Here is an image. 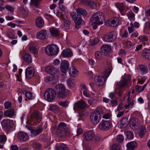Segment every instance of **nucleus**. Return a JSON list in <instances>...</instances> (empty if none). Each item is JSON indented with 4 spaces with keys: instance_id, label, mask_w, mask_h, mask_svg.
Instances as JSON below:
<instances>
[{
    "instance_id": "obj_4",
    "label": "nucleus",
    "mask_w": 150,
    "mask_h": 150,
    "mask_svg": "<svg viewBox=\"0 0 150 150\" xmlns=\"http://www.w3.org/2000/svg\"><path fill=\"white\" fill-rule=\"evenodd\" d=\"M104 15L102 12H98L95 13L91 17V20L93 24L100 25L103 23Z\"/></svg>"
},
{
    "instance_id": "obj_15",
    "label": "nucleus",
    "mask_w": 150,
    "mask_h": 150,
    "mask_svg": "<svg viewBox=\"0 0 150 150\" xmlns=\"http://www.w3.org/2000/svg\"><path fill=\"white\" fill-rule=\"evenodd\" d=\"M69 62L67 61L63 60L61 64V70L62 72L66 73L69 70Z\"/></svg>"
},
{
    "instance_id": "obj_59",
    "label": "nucleus",
    "mask_w": 150,
    "mask_h": 150,
    "mask_svg": "<svg viewBox=\"0 0 150 150\" xmlns=\"http://www.w3.org/2000/svg\"><path fill=\"white\" fill-rule=\"evenodd\" d=\"M4 105L5 108L6 109H8L11 107V103L8 101L5 102L4 103Z\"/></svg>"
},
{
    "instance_id": "obj_41",
    "label": "nucleus",
    "mask_w": 150,
    "mask_h": 150,
    "mask_svg": "<svg viewBox=\"0 0 150 150\" xmlns=\"http://www.w3.org/2000/svg\"><path fill=\"white\" fill-rule=\"evenodd\" d=\"M138 38L139 41L141 42H146L148 40V37L145 35H140Z\"/></svg>"
},
{
    "instance_id": "obj_64",
    "label": "nucleus",
    "mask_w": 150,
    "mask_h": 150,
    "mask_svg": "<svg viewBox=\"0 0 150 150\" xmlns=\"http://www.w3.org/2000/svg\"><path fill=\"white\" fill-rule=\"evenodd\" d=\"M143 45L142 44H140L137 45L135 49V51L138 52L139 50H141L142 49Z\"/></svg>"
},
{
    "instance_id": "obj_1",
    "label": "nucleus",
    "mask_w": 150,
    "mask_h": 150,
    "mask_svg": "<svg viewBox=\"0 0 150 150\" xmlns=\"http://www.w3.org/2000/svg\"><path fill=\"white\" fill-rule=\"evenodd\" d=\"M111 71V69L109 67H106L103 73V77L99 76L95 78V80L100 86L102 85L105 83L106 78L109 76Z\"/></svg>"
},
{
    "instance_id": "obj_55",
    "label": "nucleus",
    "mask_w": 150,
    "mask_h": 150,
    "mask_svg": "<svg viewBox=\"0 0 150 150\" xmlns=\"http://www.w3.org/2000/svg\"><path fill=\"white\" fill-rule=\"evenodd\" d=\"M26 97L29 100H31L34 98V97L32 95V93L30 92L26 93L25 94Z\"/></svg>"
},
{
    "instance_id": "obj_5",
    "label": "nucleus",
    "mask_w": 150,
    "mask_h": 150,
    "mask_svg": "<svg viewBox=\"0 0 150 150\" xmlns=\"http://www.w3.org/2000/svg\"><path fill=\"white\" fill-rule=\"evenodd\" d=\"M70 16L76 24V28H77V25H81L84 24V21L80 15L77 14L76 12H73L70 13Z\"/></svg>"
},
{
    "instance_id": "obj_49",
    "label": "nucleus",
    "mask_w": 150,
    "mask_h": 150,
    "mask_svg": "<svg viewBox=\"0 0 150 150\" xmlns=\"http://www.w3.org/2000/svg\"><path fill=\"white\" fill-rule=\"evenodd\" d=\"M29 50L30 52L31 53L35 54L38 52L37 49L33 46H30L29 48Z\"/></svg>"
},
{
    "instance_id": "obj_23",
    "label": "nucleus",
    "mask_w": 150,
    "mask_h": 150,
    "mask_svg": "<svg viewBox=\"0 0 150 150\" xmlns=\"http://www.w3.org/2000/svg\"><path fill=\"white\" fill-rule=\"evenodd\" d=\"M61 54L63 57H69L73 56V53L71 50L67 49L62 52Z\"/></svg>"
},
{
    "instance_id": "obj_40",
    "label": "nucleus",
    "mask_w": 150,
    "mask_h": 150,
    "mask_svg": "<svg viewBox=\"0 0 150 150\" xmlns=\"http://www.w3.org/2000/svg\"><path fill=\"white\" fill-rule=\"evenodd\" d=\"M146 129L145 126H142L140 130V132L139 134V135L140 137L142 138L146 133Z\"/></svg>"
},
{
    "instance_id": "obj_13",
    "label": "nucleus",
    "mask_w": 150,
    "mask_h": 150,
    "mask_svg": "<svg viewBox=\"0 0 150 150\" xmlns=\"http://www.w3.org/2000/svg\"><path fill=\"white\" fill-rule=\"evenodd\" d=\"M18 140L22 142L27 141L29 139V136L28 134L22 131L18 133Z\"/></svg>"
},
{
    "instance_id": "obj_45",
    "label": "nucleus",
    "mask_w": 150,
    "mask_h": 150,
    "mask_svg": "<svg viewBox=\"0 0 150 150\" xmlns=\"http://www.w3.org/2000/svg\"><path fill=\"white\" fill-rule=\"evenodd\" d=\"M90 0H80V4L88 7Z\"/></svg>"
},
{
    "instance_id": "obj_26",
    "label": "nucleus",
    "mask_w": 150,
    "mask_h": 150,
    "mask_svg": "<svg viewBox=\"0 0 150 150\" xmlns=\"http://www.w3.org/2000/svg\"><path fill=\"white\" fill-rule=\"evenodd\" d=\"M69 73L71 76L76 77L79 74V71L75 67H72L70 68Z\"/></svg>"
},
{
    "instance_id": "obj_50",
    "label": "nucleus",
    "mask_w": 150,
    "mask_h": 150,
    "mask_svg": "<svg viewBox=\"0 0 150 150\" xmlns=\"http://www.w3.org/2000/svg\"><path fill=\"white\" fill-rule=\"evenodd\" d=\"M140 69L144 73H146L148 70V69L147 67L144 65H140Z\"/></svg>"
},
{
    "instance_id": "obj_36",
    "label": "nucleus",
    "mask_w": 150,
    "mask_h": 150,
    "mask_svg": "<svg viewBox=\"0 0 150 150\" xmlns=\"http://www.w3.org/2000/svg\"><path fill=\"white\" fill-rule=\"evenodd\" d=\"M76 104L79 108L82 109L85 108L86 106V103L83 100L78 101Z\"/></svg>"
},
{
    "instance_id": "obj_33",
    "label": "nucleus",
    "mask_w": 150,
    "mask_h": 150,
    "mask_svg": "<svg viewBox=\"0 0 150 150\" xmlns=\"http://www.w3.org/2000/svg\"><path fill=\"white\" fill-rule=\"evenodd\" d=\"M56 150H69L67 145L64 144H62L59 146L56 147Z\"/></svg>"
},
{
    "instance_id": "obj_48",
    "label": "nucleus",
    "mask_w": 150,
    "mask_h": 150,
    "mask_svg": "<svg viewBox=\"0 0 150 150\" xmlns=\"http://www.w3.org/2000/svg\"><path fill=\"white\" fill-rule=\"evenodd\" d=\"M88 7H89L92 9H95L97 7V4L93 1L90 0V2Z\"/></svg>"
},
{
    "instance_id": "obj_8",
    "label": "nucleus",
    "mask_w": 150,
    "mask_h": 150,
    "mask_svg": "<svg viewBox=\"0 0 150 150\" xmlns=\"http://www.w3.org/2000/svg\"><path fill=\"white\" fill-rule=\"evenodd\" d=\"M112 126V123L110 121L103 120L99 125L98 127L101 130L107 131L111 128Z\"/></svg>"
},
{
    "instance_id": "obj_2",
    "label": "nucleus",
    "mask_w": 150,
    "mask_h": 150,
    "mask_svg": "<svg viewBox=\"0 0 150 150\" xmlns=\"http://www.w3.org/2000/svg\"><path fill=\"white\" fill-rule=\"evenodd\" d=\"M59 49L56 45L51 44L46 47L45 49V53L49 55L54 56L58 53Z\"/></svg>"
},
{
    "instance_id": "obj_47",
    "label": "nucleus",
    "mask_w": 150,
    "mask_h": 150,
    "mask_svg": "<svg viewBox=\"0 0 150 150\" xmlns=\"http://www.w3.org/2000/svg\"><path fill=\"white\" fill-rule=\"evenodd\" d=\"M33 147L35 150H40L41 149L42 146L39 143H35L33 144Z\"/></svg>"
},
{
    "instance_id": "obj_57",
    "label": "nucleus",
    "mask_w": 150,
    "mask_h": 150,
    "mask_svg": "<svg viewBox=\"0 0 150 150\" xmlns=\"http://www.w3.org/2000/svg\"><path fill=\"white\" fill-rule=\"evenodd\" d=\"M127 137L130 139H132L134 137V135L132 132L130 131H129L127 133Z\"/></svg>"
},
{
    "instance_id": "obj_32",
    "label": "nucleus",
    "mask_w": 150,
    "mask_h": 150,
    "mask_svg": "<svg viewBox=\"0 0 150 150\" xmlns=\"http://www.w3.org/2000/svg\"><path fill=\"white\" fill-rule=\"evenodd\" d=\"M128 125V123L126 119L125 118H122L120 123L119 124V127L120 128H124L126 127Z\"/></svg>"
},
{
    "instance_id": "obj_61",
    "label": "nucleus",
    "mask_w": 150,
    "mask_h": 150,
    "mask_svg": "<svg viewBox=\"0 0 150 150\" xmlns=\"http://www.w3.org/2000/svg\"><path fill=\"white\" fill-rule=\"evenodd\" d=\"M142 86H137L135 87L136 91L138 93H140L143 91H142Z\"/></svg>"
},
{
    "instance_id": "obj_63",
    "label": "nucleus",
    "mask_w": 150,
    "mask_h": 150,
    "mask_svg": "<svg viewBox=\"0 0 150 150\" xmlns=\"http://www.w3.org/2000/svg\"><path fill=\"white\" fill-rule=\"evenodd\" d=\"M70 128L68 126V129H65L64 131V133L67 136H69L70 135V131L69 130Z\"/></svg>"
},
{
    "instance_id": "obj_21",
    "label": "nucleus",
    "mask_w": 150,
    "mask_h": 150,
    "mask_svg": "<svg viewBox=\"0 0 150 150\" xmlns=\"http://www.w3.org/2000/svg\"><path fill=\"white\" fill-rule=\"evenodd\" d=\"M131 79V76L127 75L125 76V78L122 80L119 83H118L117 85L120 87H123L126 85L127 80H129Z\"/></svg>"
},
{
    "instance_id": "obj_28",
    "label": "nucleus",
    "mask_w": 150,
    "mask_h": 150,
    "mask_svg": "<svg viewBox=\"0 0 150 150\" xmlns=\"http://www.w3.org/2000/svg\"><path fill=\"white\" fill-rule=\"evenodd\" d=\"M50 32L51 36L53 37L57 36L59 34V30L57 29L54 28H50Z\"/></svg>"
},
{
    "instance_id": "obj_34",
    "label": "nucleus",
    "mask_w": 150,
    "mask_h": 150,
    "mask_svg": "<svg viewBox=\"0 0 150 150\" xmlns=\"http://www.w3.org/2000/svg\"><path fill=\"white\" fill-rule=\"evenodd\" d=\"M95 56L96 59L99 61L101 60L103 57L102 53L99 51L96 52Z\"/></svg>"
},
{
    "instance_id": "obj_38",
    "label": "nucleus",
    "mask_w": 150,
    "mask_h": 150,
    "mask_svg": "<svg viewBox=\"0 0 150 150\" xmlns=\"http://www.w3.org/2000/svg\"><path fill=\"white\" fill-rule=\"evenodd\" d=\"M62 20L64 21V26L66 29H69V28L70 22L69 18L66 17V18L65 17L63 18Z\"/></svg>"
},
{
    "instance_id": "obj_56",
    "label": "nucleus",
    "mask_w": 150,
    "mask_h": 150,
    "mask_svg": "<svg viewBox=\"0 0 150 150\" xmlns=\"http://www.w3.org/2000/svg\"><path fill=\"white\" fill-rule=\"evenodd\" d=\"M5 8L7 10L11 12L13 11L14 10V8L10 5H6L5 6Z\"/></svg>"
},
{
    "instance_id": "obj_9",
    "label": "nucleus",
    "mask_w": 150,
    "mask_h": 150,
    "mask_svg": "<svg viewBox=\"0 0 150 150\" xmlns=\"http://www.w3.org/2000/svg\"><path fill=\"white\" fill-rule=\"evenodd\" d=\"M101 119V115L98 112H93L90 116V121L93 125H96Z\"/></svg>"
},
{
    "instance_id": "obj_52",
    "label": "nucleus",
    "mask_w": 150,
    "mask_h": 150,
    "mask_svg": "<svg viewBox=\"0 0 150 150\" xmlns=\"http://www.w3.org/2000/svg\"><path fill=\"white\" fill-rule=\"evenodd\" d=\"M69 104V102L68 101H59L58 103V104L60 106L64 107L67 106Z\"/></svg>"
},
{
    "instance_id": "obj_10",
    "label": "nucleus",
    "mask_w": 150,
    "mask_h": 150,
    "mask_svg": "<svg viewBox=\"0 0 150 150\" xmlns=\"http://www.w3.org/2000/svg\"><path fill=\"white\" fill-rule=\"evenodd\" d=\"M1 124L3 128L7 131H8L11 128L13 122L10 120L4 119L2 121Z\"/></svg>"
},
{
    "instance_id": "obj_39",
    "label": "nucleus",
    "mask_w": 150,
    "mask_h": 150,
    "mask_svg": "<svg viewBox=\"0 0 150 150\" xmlns=\"http://www.w3.org/2000/svg\"><path fill=\"white\" fill-rule=\"evenodd\" d=\"M76 11L77 13L81 14L84 16L87 15V13L86 10L81 8H78L76 9Z\"/></svg>"
},
{
    "instance_id": "obj_7",
    "label": "nucleus",
    "mask_w": 150,
    "mask_h": 150,
    "mask_svg": "<svg viewBox=\"0 0 150 150\" xmlns=\"http://www.w3.org/2000/svg\"><path fill=\"white\" fill-rule=\"evenodd\" d=\"M56 93L54 90L50 88L46 90L45 93V98L48 101H52L54 99Z\"/></svg>"
},
{
    "instance_id": "obj_51",
    "label": "nucleus",
    "mask_w": 150,
    "mask_h": 150,
    "mask_svg": "<svg viewBox=\"0 0 150 150\" xmlns=\"http://www.w3.org/2000/svg\"><path fill=\"white\" fill-rule=\"evenodd\" d=\"M130 26L128 27V29L129 33H132L134 30V27L132 23L130 24Z\"/></svg>"
},
{
    "instance_id": "obj_30",
    "label": "nucleus",
    "mask_w": 150,
    "mask_h": 150,
    "mask_svg": "<svg viewBox=\"0 0 150 150\" xmlns=\"http://www.w3.org/2000/svg\"><path fill=\"white\" fill-rule=\"evenodd\" d=\"M142 54L143 57L150 60V50L144 49L142 52Z\"/></svg>"
},
{
    "instance_id": "obj_42",
    "label": "nucleus",
    "mask_w": 150,
    "mask_h": 150,
    "mask_svg": "<svg viewBox=\"0 0 150 150\" xmlns=\"http://www.w3.org/2000/svg\"><path fill=\"white\" fill-rule=\"evenodd\" d=\"M50 110L55 112L59 111V106L57 105H52L50 106Z\"/></svg>"
},
{
    "instance_id": "obj_20",
    "label": "nucleus",
    "mask_w": 150,
    "mask_h": 150,
    "mask_svg": "<svg viewBox=\"0 0 150 150\" xmlns=\"http://www.w3.org/2000/svg\"><path fill=\"white\" fill-rule=\"evenodd\" d=\"M47 37V32L46 30H43L38 32L36 34L37 38L40 39H45Z\"/></svg>"
},
{
    "instance_id": "obj_58",
    "label": "nucleus",
    "mask_w": 150,
    "mask_h": 150,
    "mask_svg": "<svg viewBox=\"0 0 150 150\" xmlns=\"http://www.w3.org/2000/svg\"><path fill=\"white\" fill-rule=\"evenodd\" d=\"M119 55L122 57H125L126 55V53L125 50L123 49L120 50L119 52Z\"/></svg>"
},
{
    "instance_id": "obj_46",
    "label": "nucleus",
    "mask_w": 150,
    "mask_h": 150,
    "mask_svg": "<svg viewBox=\"0 0 150 150\" xmlns=\"http://www.w3.org/2000/svg\"><path fill=\"white\" fill-rule=\"evenodd\" d=\"M124 137L122 135H119L117 136L116 139V141L118 142H122L124 140Z\"/></svg>"
},
{
    "instance_id": "obj_62",
    "label": "nucleus",
    "mask_w": 150,
    "mask_h": 150,
    "mask_svg": "<svg viewBox=\"0 0 150 150\" xmlns=\"http://www.w3.org/2000/svg\"><path fill=\"white\" fill-rule=\"evenodd\" d=\"M132 42L129 41H127L125 43L126 47L127 48H130L132 46Z\"/></svg>"
},
{
    "instance_id": "obj_54",
    "label": "nucleus",
    "mask_w": 150,
    "mask_h": 150,
    "mask_svg": "<svg viewBox=\"0 0 150 150\" xmlns=\"http://www.w3.org/2000/svg\"><path fill=\"white\" fill-rule=\"evenodd\" d=\"M112 150H120V146L119 144H115L113 145Z\"/></svg>"
},
{
    "instance_id": "obj_12",
    "label": "nucleus",
    "mask_w": 150,
    "mask_h": 150,
    "mask_svg": "<svg viewBox=\"0 0 150 150\" xmlns=\"http://www.w3.org/2000/svg\"><path fill=\"white\" fill-rule=\"evenodd\" d=\"M105 24L108 26L115 27L119 25V20L118 18L115 17L110 21H106Z\"/></svg>"
},
{
    "instance_id": "obj_31",
    "label": "nucleus",
    "mask_w": 150,
    "mask_h": 150,
    "mask_svg": "<svg viewBox=\"0 0 150 150\" xmlns=\"http://www.w3.org/2000/svg\"><path fill=\"white\" fill-rule=\"evenodd\" d=\"M32 117L36 120H40L42 119V113L38 111H35L32 114Z\"/></svg>"
},
{
    "instance_id": "obj_29",
    "label": "nucleus",
    "mask_w": 150,
    "mask_h": 150,
    "mask_svg": "<svg viewBox=\"0 0 150 150\" xmlns=\"http://www.w3.org/2000/svg\"><path fill=\"white\" fill-rule=\"evenodd\" d=\"M15 111L13 109L11 108L6 110L4 112V115L8 117H13L14 115Z\"/></svg>"
},
{
    "instance_id": "obj_14",
    "label": "nucleus",
    "mask_w": 150,
    "mask_h": 150,
    "mask_svg": "<svg viewBox=\"0 0 150 150\" xmlns=\"http://www.w3.org/2000/svg\"><path fill=\"white\" fill-rule=\"evenodd\" d=\"M115 5L116 7L119 9L122 15L123 16L125 15V11L126 5L125 3H115Z\"/></svg>"
},
{
    "instance_id": "obj_53",
    "label": "nucleus",
    "mask_w": 150,
    "mask_h": 150,
    "mask_svg": "<svg viewBox=\"0 0 150 150\" xmlns=\"http://www.w3.org/2000/svg\"><path fill=\"white\" fill-rule=\"evenodd\" d=\"M99 41V40L98 38H93L91 40L90 44L91 45H94L96 44Z\"/></svg>"
},
{
    "instance_id": "obj_37",
    "label": "nucleus",
    "mask_w": 150,
    "mask_h": 150,
    "mask_svg": "<svg viewBox=\"0 0 150 150\" xmlns=\"http://www.w3.org/2000/svg\"><path fill=\"white\" fill-rule=\"evenodd\" d=\"M25 61L28 64L31 62V58L30 55L28 54H26L24 56Z\"/></svg>"
},
{
    "instance_id": "obj_17",
    "label": "nucleus",
    "mask_w": 150,
    "mask_h": 150,
    "mask_svg": "<svg viewBox=\"0 0 150 150\" xmlns=\"http://www.w3.org/2000/svg\"><path fill=\"white\" fill-rule=\"evenodd\" d=\"M46 71L52 75H55L58 71V69L54 66L47 67L45 69Z\"/></svg>"
},
{
    "instance_id": "obj_43",
    "label": "nucleus",
    "mask_w": 150,
    "mask_h": 150,
    "mask_svg": "<svg viewBox=\"0 0 150 150\" xmlns=\"http://www.w3.org/2000/svg\"><path fill=\"white\" fill-rule=\"evenodd\" d=\"M120 35L123 38H127L128 36V33L127 30L122 29L121 30Z\"/></svg>"
},
{
    "instance_id": "obj_44",
    "label": "nucleus",
    "mask_w": 150,
    "mask_h": 150,
    "mask_svg": "<svg viewBox=\"0 0 150 150\" xmlns=\"http://www.w3.org/2000/svg\"><path fill=\"white\" fill-rule=\"evenodd\" d=\"M41 0H31L30 3L33 4L36 8H39V3Z\"/></svg>"
},
{
    "instance_id": "obj_35",
    "label": "nucleus",
    "mask_w": 150,
    "mask_h": 150,
    "mask_svg": "<svg viewBox=\"0 0 150 150\" xmlns=\"http://www.w3.org/2000/svg\"><path fill=\"white\" fill-rule=\"evenodd\" d=\"M67 85L69 87L71 88L74 87L75 85V81L71 78H69L67 81Z\"/></svg>"
},
{
    "instance_id": "obj_60",
    "label": "nucleus",
    "mask_w": 150,
    "mask_h": 150,
    "mask_svg": "<svg viewBox=\"0 0 150 150\" xmlns=\"http://www.w3.org/2000/svg\"><path fill=\"white\" fill-rule=\"evenodd\" d=\"M6 140V137L5 135H0V143H2L5 142Z\"/></svg>"
},
{
    "instance_id": "obj_25",
    "label": "nucleus",
    "mask_w": 150,
    "mask_h": 150,
    "mask_svg": "<svg viewBox=\"0 0 150 150\" xmlns=\"http://www.w3.org/2000/svg\"><path fill=\"white\" fill-rule=\"evenodd\" d=\"M44 21L42 18L41 17H38L36 21V25L38 28H41L44 25Z\"/></svg>"
},
{
    "instance_id": "obj_24",
    "label": "nucleus",
    "mask_w": 150,
    "mask_h": 150,
    "mask_svg": "<svg viewBox=\"0 0 150 150\" xmlns=\"http://www.w3.org/2000/svg\"><path fill=\"white\" fill-rule=\"evenodd\" d=\"M100 49L102 52L107 54L110 51L111 47L108 45H103L101 47Z\"/></svg>"
},
{
    "instance_id": "obj_16",
    "label": "nucleus",
    "mask_w": 150,
    "mask_h": 150,
    "mask_svg": "<svg viewBox=\"0 0 150 150\" xmlns=\"http://www.w3.org/2000/svg\"><path fill=\"white\" fill-rule=\"evenodd\" d=\"M130 124L136 129H139V128L140 122L136 118H132L130 120Z\"/></svg>"
},
{
    "instance_id": "obj_6",
    "label": "nucleus",
    "mask_w": 150,
    "mask_h": 150,
    "mask_svg": "<svg viewBox=\"0 0 150 150\" xmlns=\"http://www.w3.org/2000/svg\"><path fill=\"white\" fill-rule=\"evenodd\" d=\"M84 138L87 141H89L93 140L94 141H99L100 138L96 135L95 133L93 131H90L84 133L83 134Z\"/></svg>"
},
{
    "instance_id": "obj_27",
    "label": "nucleus",
    "mask_w": 150,
    "mask_h": 150,
    "mask_svg": "<svg viewBox=\"0 0 150 150\" xmlns=\"http://www.w3.org/2000/svg\"><path fill=\"white\" fill-rule=\"evenodd\" d=\"M42 132L41 128H39L36 129H32L30 130V133L31 136H37Z\"/></svg>"
},
{
    "instance_id": "obj_3",
    "label": "nucleus",
    "mask_w": 150,
    "mask_h": 150,
    "mask_svg": "<svg viewBox=\"0 0 150 150\" xmlns=\"http://www.w3.org/2000/svg\"><path fill=\"white\" fill-rule=\"evenodd\" d=\"M54 91L57 97L63 98L66 96V93L68 91L66 89L64 85L59 84L55 86Z\"/></svg>"
},
{
    "instance_id": "obj_22",
    "label": "nucleus",
    "mask_w": 150,
    "mask_h": 150,
    "mask_svg": "<svg viewBox=\"0 0 150 150\" xmlns=\"http://www.w3.org/2000/svg\"><path fill=\"white\" fill-rule=\"evenodd\" d=\"M137 144L135 141L128 143L126 145L127 150H134L137 147Z\"/></svg>"
},
{
    "instance_id": "obj_11",
    "label": "nucleus",
    "mask_w": 150,
    "mask_h": 150,
    "mask_svg": "<svg viewBox=\"0 0 150 150\" xmlns=\"http://www.w3.org/2000/svg\"><path fill=\"white\" fill-rule=\"evenodd\" d=\"M117 34L115 31H112L105 35L103 38L104 40L107 42H112L116 39Z\"/></svg>"
},
{
    "instance_id": "obj_18",
    "label": "nucleus",
    "mask_w": 150,
    "mask_h": 150,
    "mask_svg": "<svg viewBox=\"0 0 150 150\" xmlns=\"http://www.w3.org/2000/svg\"><path fill=\"white\" fill-rule=\"evenodd\" d=\"M34 70L32 66H29L27 67L25 71V75L27 78H30L34 75Z\"/></svg>"
},
{
    "instance_id": "obj_19",
    "label": "nucleus",
    "mask_w": 150,
    "mask_h": 150,
    "mask_svg": "<svg viewBox=\"0 0 150 150\" xmlns=\"http://www.w3.org/2000/svg\"><path fill=\"white\" fill-rule=\"evenodd\" d=\"M68 126L64 122L60 123L58 125L57 128V132L59 133H62L64 130L68 129Z\"/></svg>"
}]
</instances>
